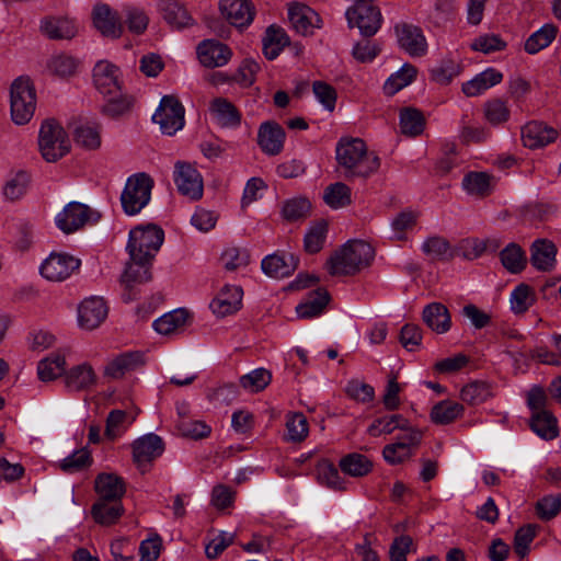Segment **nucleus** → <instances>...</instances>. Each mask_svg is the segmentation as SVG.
<instances>
[{
    "mask_svg": "<svg viewBox=\"0 0 561 561\" xmlns=\"http://www.w3.org/2000/svg\"><path fill=\"white\" fill-rule=\"evenodd\" d=\"M337 164L343 169L346 179H367L380 168V159L369 152L360 138H342L335 149Z\"/></svg>",
    "mask_w": 561,
    "mask_h": 561,
    "instance_id": "nucleus-1",
    "label": "nucleus"
},
{
    "mask_svg": "<svg viewBox=\"0 0 561 561\" xmlns=\"http://www.w3.org/2000/svg\"><path fill=\"white\" fill-rule=\"evenodd\" d=\"M374 248L363 240H350L336 250L327 261V268L332 276H351L370 265Z\"/></svg>",
    "mask_w": 561,
    "mask_h": 561,
    "instance_id": "nucleus-2",
    "label": "nucleus"
},
{
    "mask_svg": "<svg viewBox=\"0 0 561 561\" xmlns=\"http://www.w3.org/2000/svg\"><path fill=\"white\" fill-rule=\"evenodd\" d=\"M164 240V231L157 225L148 224L130 230L127 251L136 260H153Z\"/></svg>",
    "mask_w": 561,
    "mask_h": 561,
    "instance_id": "nucleus-3",
    "label": "nucleus"
},
{
    "mask_svg": "<svg viewBox=\"0 0 561 561\" xmlns=\"http://www.w3.org/2000/svg\"><path fill=\"white\" fill-rule=\"evenodd\" d=\"M153 180L146 173L129 176L121 194L124 213L128 216L139 214L150 202Z\"/></svg>",
    "mask_w": 561,
    "mask_h": 561,
    "instance_id": "nucleus-4",
    "label": "nucleus"
},
{
    "mask_svg": "<svg viewBox=\"0 0 561 561\" xmlns=\"http://www.w3.org/2000/svg\"><path fill=\"white\" fill-rule=\"evenodd\" d=\"M38 148L47 162H56L69 152L70 141L67 134L55 119H46L42 123Z\"/></svg>",
    "mask_w": 561,
    "mask_h": 561,
    "instance_id": "nucleus-5",
    "label": "nucleus"
},
{
    "mask_svg": "<svg viewBox=\"0 0 561 561\" xmlns=\"http://www.w3.org/2000/svg\"><path fill=\"white\" fill-rule=\"evenodd\" d=\"M36 106L35 89L28 78L15 79L10 91L12 121L18 125L26 124L34 115Z\"/></svg>",
    "mask_w": 561,
    "mask_h": 561,
    "instance_id": "nucleus-6",
    "label": "nucleus"
},
{
    "mask_svg": "<svg viewBox=\"0 0 561 561\" xmlns=\"http://www.w3.org/2000/svg\"><path fill=\"white\" fill-rule=\"evenodd\" d=\"M345 16L350 28L357 27L364 37L374 36L382 24V14L370 1H354Z\"/></svg>",
    "mask_w": 561,
    "mask_h": 561,
    "instance_id": "nucleus-7",
    "label": "nucleus"
},
{
    "mask_svg": "<svg viewBox=\"0 0 561 561\" xmlns=\"http://www.w3.org/2000/svg\"><path fill=\"white\" fill-rule=\"evenodd\" d=\"M184 107L174 95L162 96L152 116L163 134L172 136L184 126Z\"/></svg>",
    "mask_w": 561,
    "mask_h": 561,
    "instance_id": "nucleus-8",
    "label": "nucleus"
},
{
    "mask_svg": "<svg viewBox=\"0 0 561 561\" xmlns=\"http://www.w3.org/2000/svg\"><path fill=\"white\" fill-rule=\"evenodd\" d=\"M100 214L84 204L69 203L56 217L57 227L65 233H72L81 229L89 221H98Z\"/></svg>",
    "mask_w": 561,
    "mask_h": 561,
    "instance_id": "nucleus-9",
    "label": "nucleus"
},
{
    "mask_svg": "<svg viewBox=\"0 0 561 561\" xmlns=\"http://www.w3.org/2000/svg\"><path fill=\"white\" fill-rule=\"evenodd\" d=\"M152 261L150 259L136 260L129 256V262H127L121 277V282L125 287V293L123 294L124 301L129 302L135 299L133 289L137 285L145 284L151 279Z\"/></svg>",
    "mask_w": 561,
    "mask_h": 561,
    "instance_id": "nucleus-10",
    "label": "nucleus"
},
{
    "mask_svg": "<svg viewBox=\"0 0 561 561\" xmlns=\"http://www.w3.org/2000/svg\"><path fill=\"white\" fill-rule=\"evenodd\" d=\"M80 266V260L67 253H50L41 265V274L50 282H62Z\"/></svg>",
    "mask_w": 561,
    "mask_h": 561,
    "instance_id": "nucleus-11",
    "label": "nucleus"
},
{
    "mask_svg": "<svg viewBox=\"0 0 561 561\" xmlns=\"http://www.w3.org/2000/svg\"><path fill=\"white\" fill-rule=\"evenodd\" d=\"M123 13L119 14L105 3L96 4L92 11V21L94 27L102 34V36L117 39L125 30L122 22Z\"/></svg>",
    "mask_w": 561,
    "mask_h": 561,
    "instance_id": "nucleus-12",
    "label": "nucleus"
},
{
    "mask_svg": "<svg viewBox=\"0 0 561 561\" xmlns=\"http://www.w3.org/2000/svg\"><path fill=\"white\" fill-rule=\"evenodd\" d=\"M93 83L104 96H116L122 91V72L114 64L101 60L93 68Z\"/></svg>",
    "mask_w": 561,
    "mask_h": 561,
    "instance_id": "nucleus-13",
    "label": "nucleus"
},
{
    "mask_svg": "<svg viewBox=\"0 0 561 561\" xmlns=\"http://www.w3.org/2000/svg\"><path fill=\"white\" fill-rule=\"evenodd\" d=\"M174 182L181 194L197 201L203 196V179L201 173L187 162H176Z\"/></svg>",
    "mask_w": 561,
    "mask_h": 561,
    "instance_id": "nucleus-14",
    "label": "nucleus"
},
{
    "mask_svg": "<svg viewBox=\"0 0 561 561\" xmlns=\"http://www.w3.org/2000/svg\"><path fill=\"white\" fill-rule=\"evenodd\" d=\"M394 33L400 48L410 56L422 57L426 54L427 42L419 26L399 23L394 26Z\"/></svg>",
    "mask_w": 561,
    "mask_h": 561,
    "instance_id": "nucleus-15",
    "label": "nucleus"
},
{
    "mask_svg": "<svg viewBox=\"0 0 561 561\" xmlns=\"http://www.w3.org/2000/svg\"><path fill=\"white\" fill-rule=\"evenodd\" d=\"M286 134L284 128L274 121L261 124L257 130V145L268 156H277L284 148Z\"/></svg>",
    "mask_w": 561,
    "mask_h": 561,
    "instance_id": "nucleus-16",
    "label": "nucleus"
},
{
    "mask_svg": "<svg viewBox=\"0 0 561 561\" xmlns=\"http://www.w3.org/2000/svg\"><path fill=\"white\" fill-rule=\"evenodd\" d=\"M225 19L238 28L248 27L254 18V5L250 0H220Z\"/></svg>",
    "mask_w": 561,
    "mask_h": 561,
    "instance_id": "nucleus-17",
    "label": "nucleus"
},
{
    "mask_svg": "<svg viewBox=\"0 0 561 561\" xmlns=\"http://www.w3.org/2000/svg\"><path fill=\"white\" fill-rule=\"evenodd\" d=\"M107 316V306L103 298L91 297L84 299L78 308L79 325L84 330L98 328Z\"/></svg>",
    "mask_w": 561,
    "mask_h": 561,
    "instance_id": "nucleus-18",
    "label": "nucleus"
},
{
    "mask_svg": "<svg viewBox=\"0 0 561 561\" xmlns=\"http://www.w3.org/2000/svg\"><path fill=\"white\" fill-rule=\"evenodd\" d=\"M164 450V444L160 436L147 434L133 444L134 461L139 468L149 465L153 459L160 457Z\"/></svg>",
    "mask_w": 561,
    "mask_h": 561,
    "instance_id": "nucleus-19",
    "label": "nucleus"
},
{
    "mask_svg": "<svg viewBox=\"0 0 561 561\" xmlns=\"http://www.w3.org/2000/svg\"><path fill=\"white\" fill-rule=\"evenodd\" d=\"M197 56L201 64L207 68L225 66L231 58V49L214 39H205L197 46Z\"/></svg>",
    "mask_w": 561,
    "mask_h": 561,
    "instance_id": "nucleus-20",
    "label": "nucleus"
},
{
    "mask_svg": "<svg viewBox=\"0 0 561 561\" xmlns=\"http://www.w3.org/2000/svg\"><path fill=\"white\" fill-rule=\"evenodd\" d=\"M288 19L293 27L302 35L311 34L313 28L320 27V16L306 4L290 3Z\"/></svg>",
    "mask_w": 561,
    "mask_h": 561,
    "instance_id": "nucleus-21",
    "label": "nucleus"
},
{
    "mask_svg": "<svg viewBox=\"0 0 561 561\" xmlns=\"http://www.w3.org/2000/svg\"><path fill=\"white\" fill-rule=\"evenodd\" d=\"M559 131L541 122H530L522 128V140L528 148H539L553 142Z\"/></svg>",
    "mask_w": 561,
    "mask_h": 561,
    "instance_id": "nucleus-22",
    "label": "nucleus"
},
{
    "mask_svg": "<svg viewBox=\"0 0 561 561\" xmlns=\"http://www.w3.org/2000/svg\"><path fill=\"white\" fill-rule=\"evenodd\" d=\"M41 33L49 39H71L77 33L75 22L62 16H45L39 23Z\"/></svg>",
    "mask_w": 561,
    "mask_h": 561,
    "instance_id": "nucleus-23",
    "label": "nucleus"
},
{
    "mask_svg": "<svg viewBox=\"0 0 561 561\" xmlns=\"http://www.w3.org/2000/svg\"><path fill=\"white\" fill-rule=\"evenodd\" d=\"M94 490L102 501H122L126 492L123 478L115 473L102 472L94 480Z\"/></svg>",
    "mask_w": 561,
    "mask_h": 561,
    "instance_id": "nucleus-24",
    "label": "nucleus"
},
{
    "mask_svg": "<svg viewBox=\"0 0 561 561\" xmlns=\"http://www.w3.org/2000/svg\"><path fill=\"white\" fill-rule=\"evenodd\" d=\"M299 259L293 254H270L262 260L263 272L274 278L290 276L298 267Z\"/></svg>",
    "mask_w": 561,
    "mask_h": 561,
    "instance_id": "nucleus-25",
    "label": "nucleus"
},
{
    "mask_svg": "<svg viewBox=\"0 0 561 561\" xmlns=\"http://www.w3.org/2000/svg\"><path fill=\"white\" fill-rule=\"evenodd\" d=\"M243 291L239 286H225L210 302V308L218 317L234 313L241 308Z\"/></svg>",
    "mask_w": 561,
    "mask_h": 561,
    "instance_id": "nucleus-26",
    "label": "nucleus"
},
{
    "mask_svg": "<svg viewBox=\"0 0 561 561\" xmlns=\"http://www.w3.org/2000/svg\"><path fill=\"white\" fill-rule=\"evenodd\" d=\"M142 365L144 357L140 352L123 353L107 363L104 368V376L111 379H119Z\"/></svg>",
    "mask_w": 561,
    "mask_h": 561,
    "instance_id": "nucleus-27",
    "label": "nucleus"
},
{
    "mask_svg": "<svg viewBox=\"0 0 561 561\" xmlns=\"http://www.w3.org/2000/svg\"><path fill=\"white\" fill-rule=\"evenodd\" d=\"M158 8L164 21L175 30L190 27L194 20L179 0H160Z\"/></svg>",
    "mask_w": 561,
    "mask_h": 561,
    "instance_id": "nucleus-28",
    "label": "nucleus"
},
{
    "mask_svg": "<svg viewBox=\"0 0 561 561\" xmlns=\"http://www.w3.org/2000/svg\"><path fill=\"white\" fill-rule=\"evenodd\" d=\"M65 386L69 391H83L94 386L96 382V375L92 366L88 363H82L65 370Z\"/></svg>",
    "mask_w": 561,
    "mask_h": 561,
    "instance_id": "nucleus-29",
    "label": "nucleus"
},
{
    "mask_svg": "<svg viewBox=\"0 0 561 561\" xmlns=\"http://www.w3.org/2000/svg\"><path fill=\"white\" fill-rule=\"evenodd\" d=\"M215 122L224 128H233L241 123V113L227 99L217 98L213 100L209 107Z\"/></svg>",
    "mask_w": 561,
    "mask_h": 561,
    "instance_id": "nucleus-30",
    "label": "nucleus"
},
{
    "mask_svg": "<svg viewBox=\"0 0 561 561\" xmlns=\"http://www.w3.org/2000/svg\"><path fill=\"white\" fill-rule=\"evenodd\" d=\"M422 319L431 330L438 334L447 332L451 325L449 311L440 302L427 305L423 310Z\"/></svg>",
    "mask_w": 561,
    "mask_h": 561,
    "instance_id": "nucleus-31",
    "label": "nucleus"
},
{
    "mask_svg": "<svg viewBox=\"0 0 561 561\" xmlns=\"http://www.w3.org/2000/svg\"><path fill=\"white\" fill-rule=\"evenodd\" d=\"M531 264L540 271H550L556 263L557 248L547 239H538L531 244Z\"/></svg>",
    "mask_w": 561,
    "mask_h": 561,
    "instance_id": "nucleus-32",
    "label": "nucleus"
},
{
    "mask_svg": "<svg viewBox=\"0 0 561 561\" xmlns=\"http://www.w3.org/2000/svg\"><path fill=\"white\" fill-rule=\"evenodd\" d=\"M503 80L502 72L494 68H488L478 73L473 79L462 84V92L467 96H477L485 90L499 84Z\"/></svg>",
    "mask_w": 561,
    "mask_h": 561,
    "instance_id": "nucleus-33",
    "label": "nucleus"
},
{
    "mask_svg": "<svg viewBox=\"0 0 561 561\" xmlns=\"http://www.w3.org/2000/svg\"><path fill=\"white\" fill-rule=\"evenodd\" d=\"M262 44L264 56L273 60L289 44V37L284 28L273 24L266 28Z\"/></svg>",
    "mask_w": 561,
    "mask_h": 561,
    "instance_id": "nucleus-34",
    "label": "nucleus"
},
{
    "mask_svg": "<svg viewBox=\"0 0 561 561\" xmlns=\"http://www.w3.org/2000/svg\"><path fill=\"white\" fill-rule=\"evenodd\" d=\"M138 411L112 410L106 417L104 435L114 440L136 420Z\"/></svg>",
    "mask_w": 561,
    "mask_h": 561,
    "instance_id": "nucleus-35",
    "label": "nucleus"
},
{
    "mask_svg": "<svg viewBox=\"0 0 561 561\" xmlns=\"http://www.w3.org/2000/svg\"><path fill=\"white\" fill-rule=\"evenodd\" d=\"M463 412L462 404L451 400H442L433 405L430 417L434 424L447 425L461 417Z\"/></svg>",
    "mask_w": 561,
    "mask_h": 561,
    "instance_id": "nucleus-36",
    "label": "nucleus"
},
{
    "mask_svg": "<svg viewBox=\"0 0 561 561\" xmlns=\"http://www.w3.org/2000/svg\"><path fill=\"white\" fill-rule=\"evenodd\" d=\"M330 300V295L327 289L318 288L309 294L306 301L296 307V312L301 319H310L322 313L325 306Z\"/></svg>",
    "mask_w": 561,
    "mask_h": 561,
    "instance_id": "nucleus-37",
    "label": "nucleus"
},
{
    "mask_svg": "<svg viewBox=\"0 0 561 561\" xmlns=\"http://www.w3.org/2000/svg\"><path fill=\"white\" fill-rule=\"evenodd\" d=\"M122 501L98 500L91 508L94 520L101 525H112L123 515Z\"/></svg>",
    "mask_w": 561,
    "mask_h": 561,
    "instance_id": "nucleus-38",
    "label": "nucleus"
},
{
    "mask_svg": "<svg viewBox=\"0 0 561 561\" xmlns=\"http://www.w3.org/2000/svg\"><path fill=\"white\" fill-rule=\"evenodd\" d=\"M531 430L543 439H553L559 435L557 419L549 411L535 412L530 419Z\"/></svg>",
    "mask_w": 561,
    "mask_h": 561,
    "instance_id": "nucleus-39",
    "label": "nucleus"
},
{
    "mask_svg": "<svg viewBox=\"0 0 561 561\" xmlns=\"http://www.w3.org/2000/svg\"><path fill=\"white\" fill-rule=\"evenodd\" d=\"M341 471L354 478L367 476L373 469V462L365 455L352 453L341 458Z\"/></svg>",
    "mask_w": 561,
    "mask_h": 561,
    "instance_id": "nucleus-40",
    "label": "nucleus"
},
{
    "mask_svg": "<svg viewBox=\"0 0 561 561\" xmlns=\"http://www.w3.org/2000/svg\"><path fill=\"white\" fill-rule=\"evenodd\" d=\"M425 128V118L421 111L414 107H404L400 112L401 133L409 137H416Z\"/></svg>",
    "mask_w": 561,
    "mask_h": 561,
    "instance_id": "nucleus-41",
    "label": "nucleus"
},
{
    "mask_svg": "<svg viewBox=\"0 0 561 561\" xmlns=\"http://www.w3.org/2000/svg\"><path fill=\"white\" fill-rule=\"evenodd\" d=\"M66 357L61 353H54L39 360L37 366L38 378L42 381H50L64 375Z\"/></svg>",
    "mask_w": 561,
    "mask_h": 561,
    "instance_id": "nucleus-42",
    "label": "nucleus"
},
{
    "mask_svg": "<svg viewBox=\"0 0 561 561\" xmlns=\"http://www.w3.org/2000/svg\"><path fill=\"white\" fill-rule=\"evenodd\" d=\"M558 28L553 24H545L540 30L531 34L525 42V50L528 54H536L548 47L556 38Z\"/></svg>",
    "mask_w": 561,
    "mask_h": 561,
    "instance_id": "nucleus-43",
    "label": "nucleus"
},
{
    "mask_svg": "<svg viewBox=\"0 0 561 561\" xmlns=\"http://www.w3.org/2000/svg\"><path fill=\"white\" fill-rule=\"evenodd\" d=\"M408 420L401 414H391L376 419L368 427L370 436L377 437L381 434H391L397 428H407Z\"/></svg>",
    "mask_w": 561,
    "mask_h": 561,
    "instance_id": "nucleus-44",
    "label": "nucleus"
},
{
    "mask_svg": "<svg viewBox=\"0 0 561 561\" xmlns=\"http://www.w3.org/2000/svg\"><path fill=\"white\" fill-rule=\"evenodd\" d=\"M491 397L492 391L490 385L480 380L466 385L460 391L461 400L470 405L481 404Z\"/></svg>",
    "mask_w": 561,
    "mask_h": 561,
    "instance_id": "nucleus-45",
    "label": "nucleus"
},
{
    "mask_svg": "<svg viewBox=\"0 0 561 561\" xmlns=\"http://www.w3.org/2000/svg\"><path fill=\"white\" fill-rule=\"evenodd\" d=\"M323 199L331 208L346 207L352 203L351 188L343 182L333 183L324 190Z\"/></svg>",
    "mask_w": 561,
    "mask_h": 561,
    "instance_id": "nucleus-46",
    "label": "nucleus"
},
{
    "mask_svg": "<svg viewBox=\"0 0 561 561\" xmlns=\"http://www.w3.org/2000/svg\"><path fill=\"white\" fill-rule=\"evenodd\" d=\"M188 318V313L184 309H178L165 313L153 322L154 330L160 334H171L182 328Z\"/></svg>",
    "mask_w": 561,
    "mask_h": 561,
    "instance_id": "nucleus-47",
    "label": "nucleus"
},
{
    "mask_svg": "<svg viewBox=\"0 0 561 561\" xmlns=\"http://www.w3.org/2000/svg\"><path fill=\"white\" fill-rule=\"evenodd\" d=\"M328 232V224L325 220L313 222L304 239V248L306 252L313 254L319 252L324 244Z\"/></svg>",
    "mask_w": 561,
    "mask_h": 561,
    "instance_id": "nucleus-48",
    "label": "nucleus"
},
{
    "mask_svg": "<svg viewBox=\"0 0 561 561\" xmlns=\"http://www.w3.org/2000/svg\"><path fill=\"white\" fill-rule=\"evenodd\" d=\"M123 18L125 19L124 26L126 25L128 31L136 35L145 33L149 24V16L138 7H124Z\"/></svg>",
    "mask_w": 561,
    "mask_h": 561,
    "instance_id": "nucleus-49",
    "label": "nucleus"
},
{
    "mask_svg": "<svg viewBox=\"0 0 561 561\" xmlns=\"http://www.w3.org/2000/svg\"><path fill=\"white\" fill-rule=\"evenodd\" d=\"M500 256L503 266L511 273H519L526 265L525 253L516 243H510L501 251Z\"/></svg>",
    "mask_w": 561,
    "mask_h": 561,
    "instance_id": "nucleus-50",
    "label": "nucleus"
},
{
    "mask_svg": "<svg viewBox=\"0 0 561 561\" xmlns=\"http://www.w3.org/2000/svg\"><path fill=\"white\" fill-rule=\"evenodd\" d=\"M422 251L431 259L445 261L453 256L449 242L442 237L427 238L422 244Z\"/></svg>",
    "mask_w": 561,
    "mask_h": 561,
    "instance_id": "nucleus-51",
    "label": "nucleus"
},
{
    "mask_svg": "<svg viewBox=\"0 0 561 561\" xmlns=\"http://www.w3.org/2000/svg\"><path fill=\"white\" fill-rule=\"evenodd\" d=\"M311 210L310 202L305 197H295L284 202L282 215L287 221H297L306 218Z\"/></svg>",
    "mask_w": 561,
    "mask_h": 561,
    "instance_id": "nucleus-52",
    "label": "nucleus"
},
{
    "mask_svg": "<svg viewBox=\"0 0 561 561\" xmlns=\"http://www.w3.org/2000/svg\"><path fill=\"white\" fill-rule=\"evenodd\" d=\"M491 178L484 172H470L465 175L462 185L465 190L473 195L485 196L491 191Z\"/></svg>",
    "mask_w": 561,
    "mask_h": 561,
    "instance_id": "nucleus-53",
    "label": "nucleus"
},
{
    "mask_svg": "<svg viewBox=\"0 0 561 561\" xmlns=\"http://www.w3.org/2000/svg\"><path fill=\"white\" fill-rule=\"evenodd\" d=\"M534 302V293L526 284H519L511 295V308L516 314L525 313Z\"/></svg>",
    "mask_w": 561,
    "mask_h": 561,
    "instance_id": "nucleus-54",
    "label": "nucleus"
},
{
    "mask_svg": "<svg viewBox=\"0 0 561 561\" xmlns=\"http://www.w3.org/2000/svg\"><path fill=\"white\" fill-rule=\"evenodd\" d=\"M417 70L411 64H404L401 69L392 75L386 82L385 89L393 94L410 84L416 77Z\"/></svg>",
    "mask_w": 561,
    "mask_h": 561,
    "instance_id": "nucleus-55",
    "label": "nucleus"
},
{
    "mask_svg": "<svg viewBox=\"0 0 561 561\" xmlns=\"http://www.w3.org/2000/svg\"><path fill=\"white\" fill-rule=\"evenodd\" d=\"M272 380V374L265 368H256L240 378V385L251 391L260 392L264 390Z\"/></svg>",
    "mask_w": 561,
    "mask_h": 561,
    "instance_id": "nucleus-56",
    "label": "nucleus"
},
{
    "mask_svg": "<svg viewBox=\"0 0 561 561\" xmlns=\"http://www.w3.org/2000/svg\"><path fill=\"white\" fill-rule=\"evenodd\" d=\"M73 136L76 144L85 149L94 150L101 146L100 130L95 126L80 125L76 127Z\"/></svg>",
    "mask_w": 561,
    "mask_h": 561,
    "instance_id": "nucleus-57",
    "label": "nucleus"
},
{
    "mask_svg": "<svg viewBox=\"0 0 561 561\" xmlns=\"http://www.w3.org/2000/svg\"><path fill=\"white\" fill-rule=\"evenodd\" d=\"M417 218L419 213L412 209H405L399 213L391 221V228L394 232L393 238L404 240L405 232L416 225Z\"/></svg>",
    "mask_w": 561,
    "mask_h": 561,
    "instance_id": "nucleus-58",
    "label": "nucleus"
},
{
    "mask_svg": "<svg viewBox=\"0 0 561 561\" xmlns=\"http://www.w3.org/2000/svg\"><path fill=\"white\" fill-rule=\"evenodd\" d=\"M90 451L85 448L76 450L59 463V468L66 473H75L91 465Z\"/></svg>",
    "mask_w": 561,
    "mask_h": 561,
    "instance_id": "nucleus-59",
    "label": "nucleus"
},
{
    "mask_svg": "<svg viewBox=\"0 0 561 561\" xmlns=\"http://www.w3.org/2000/svg\"><path fill=\"white\" fill-rule=\"evenodd\" d=\"M176 427L183 436L192 439L207 437L210 433V427L206 423L190 417L179 420Z\"/></svg>",
    "mask_w": 561,
    "mask_h": 561,
    "instance_id": "nucleus-60",
    "label": "nucleus"
},
{
    "mask_svg": "<svg viewBox=\"0 0 561 561\" xmlns=\"http://www.w3.org/2000/svg\"><path fill=\"white\" fill-rule=\"evenodd\" d=\"M537 526L528 524L518 528L514 536V550L523 559L529 551V546L536 537Z\"/></svg>",
    "mask_w": 561,
    "mask_h": 561,
    "instance_id": "nucleus-61",
    "label": "nucleus"
},
{
    "mask_svg": "<svg viewBox=\"0 0 561 561\" xmlns=\"http://www.w3.org/2000/svg\"><path fill=\"white\" fill-rule=\"evenodd\" d=\"M78 62L77 60L68 55H57L49 59L48 69L55 76L60 78L72 76L76 72Z\"/></svg>",
    "mask_w": 561,
    "mask_h": 561,
    "instance_id": "nucleus-62",
    "label": "nucleus"
},
{
    "mask_svg": "<svg viewBox=\"0 0 561 561\" xmlns=\"http://www.w3.org/2000/svg\"><path fill=\"white\" fill-rule=\"evenodd\" d=\"M28 183L30 175L20 171L5 183L3 194L10 201L19 199L25 194Z\"/></svg>",
    "mask_w": 561,
    "mask_h": 561,
    "instance_id": "nucleus-63",
    "label": "nucleus"
},
{
    "mask_svg": "<svg viewBox=\"0 0 561 561\" xmlns=\"http://www.w3.org/2000/svg\"><path fill=\"white\" fill-rule=\"evenodd\" d=\"M561 510V495H548L539 500L536 504V512L540 519L550 520L558 515Z\"/></svg>",
    "mask_w": 561,
    "mask_h": 561,
    "instance_id": "nucleus-64",
    "label": "nucleus"
}]
</instances>
